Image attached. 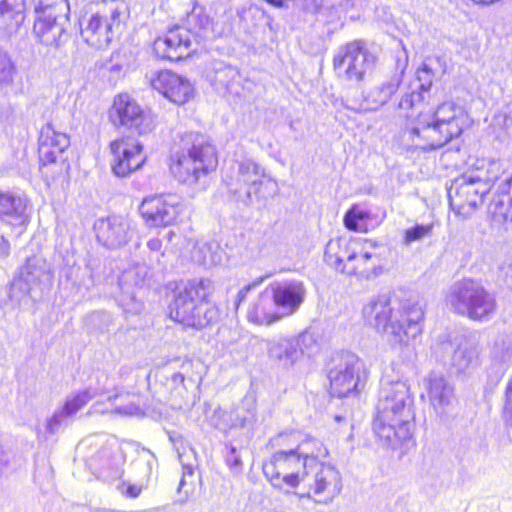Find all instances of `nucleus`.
Returning a JSON list of instances; mask_svg holds the SVG:
<instances>
[{
    "instance_id": "nucleus-1",
    "label": "nucleus",
    "mask_w": 512,
    "mask_h": 512,
    "mask_svg": "<svg viewBox=\"0 0 512 512\" xmlns=\"http://www.w3.org/2000/svg\"><path fill=\"white\" fill-rule=\"evenodd\" d=\"M275 441L286 447L273 452L262 465L275 490L322 505L330 504L341 493V472L325 460L329 451L322 441L299 432L280 433Z\"/></svg>"
},
{
    "instance_id": "nucleus-2",
    "label": "nucleus",
    "mask_w": 512,
    "mask_h": 512,
    "mask_svg": "<svg viewBox=\"0 0 512 512\" xmlns=\"http://www.w3.org/2000/svg\"><path fill=\"white\" fill-rule=\"evenodd\" d=\"M432 70L424 64L417 71V79L405 92L399 109L418 110L416 117L400 133V141L406 147L423 151L443 147L460 136L468 117L464 109L453 102H444L435 110H423L425 95L432 85Z\"/></svg>"
},
{
    "instance_id": "nucleus-3",
    "label": "nucleus",
    "mask_w": 512,
    "mask_h": 512,
    "mask_svg": "<svg viewBox=\"0 0 512 512\" xmlns=\"http://www.w3.org/2000/svg\"><path fill=\"white\" fill-rule=\"evenodd\" d=\"M414 398L404 381L385 382L379 391L373 431L381 443L396 449L412 444Z\"/></svg>"
},
{
    "instance_id": "nucleus-4",
    "label": "nucleus",
    "mask_w": 512,
    "mask_h": 512,
    "mask_svg": "<svg viewBox=\"0 0 512 512\" xmlns=\"http://www.w3.org/2000/svg\"><path fill=\"white\" fill-rule=\"evenodd\" d=\"M363 316L370 326L386 335L392 346H403L421 333L424 313L417 303L382 294L364 305Z\"/></svg>"
},
{
    "instance_id": "nucleus-5",
    "label": "nucleus",
    "mask_w": 512,
    "mask_h": 512,
    "mask_svg": "<svg viewBox=\"0 0 512 512\" xmlns=\"http://www.w3.org/2000/svg\"><path fill=\"white\" fill-rule=\"evenodd\" d=\"M213 291L209 279H193L175 292L170 317L186 327L201 329L216 320L217 310L208 302Z\"/></svg>"
},
{
    "instance_id": "nucleus-6",
    "label": "nucleus",
    "mask_w": 512,
    "mask_h": 512,
    "mask_svg": "<svg viewBox=\"0 0 512 512\" xmlns=\"http://www.w3.org/2000/svg\"><path fill=\"white\" fill-rule=\"evenodd\" d=\"M217 165L215 147L200 133L190 132L181 138L180 150L173 157L170 169L182 183L196 184Z\"/></svg>"
},
{
    "instance_id": "nucleus-7",
    "label": "nucleus",
    "mask_w": 512,
    "mask_h": 512,
    "mask_svg": "<svg viewBox=\"0 0 512 512\" xmlns=\"http://www.w3.org/2000/svg\"><path fill=\"white\" fill-rule=\"evenodd\" d=\"M447 308L474 321H487L496 311L495 297L476 280L467 278L453 283L445 296Z\"/></svg>"
},
{
    "instance_id": "nucleus-8",
    "label": "nucleus",
    "mask_w": 512,
    "mask_h": 512,
    "mask_svg": "<svg viewBox=\"0 0 512 512\" xmlns=\"http://www.w3.org/2000/svg\"><path fill=\"white\" fill-rule=\"evenodd\" d=\"M78 450L86 452V464L93 473L105 478L121 475L125 458L115 438L105 434L90 436L78 445Z\"/></svg>"
},
{
    "instance_id": "nucleus-9",
    "label": "nucleus",
    "mask_w": 512,
    "mask_h": 512,
    "mask_svg": "<svg viewBox=\"0 0 512 512\" xmlns=\"http://www.w3.org/2000/svg\"><path fill=\"white\" fill-rule=\"evenodd\" d=\"M125 4L120 0H110L96 13L80 20L82 39L91 47L102 49L109 45L114 28L120 23Z\"/></svg>"
},
{
    "instance_id": "nucleus-10",
    "label": "nucleus",
    "mask_w": 512,
    "mask_h": 512,
    "mask_svg": "<svg viewBox=\"0 0 512 512\" xmlns=\"http://www.w3.org/2000/svg\"><path fill=\"white\" fill-rule=\"evenodd\" d=\"M491 185L482 177V171L465 173L454 179L448 188L451 209L462 219L469 218L483 203Z\"/></svg>"
},
{
    "instance_id": "nucleus-11",
    "label": "nucleus",
    "mask_w": 512,
    "mask_h": 512,
    "mask_svg": "<svg viewBox=\"0 0 512 512\" xmlns=\"http://www.w3.org/2000/svg\"><path fill=\"white\" fill-rule=\"evenodd\" d=\"M367 377L364 362L354 354L344 353L328 372L330 393L340 398L357 393L364 387Z\"/></svg>"
},
{
    "instance_id": "nucleus-12",
    "label": "nucleus",
    "mask_w": 512,
    "mask_h": 512,
    "mask_svg": "<svg viewBox=\"0 0 512 512\" xmlns=\"http://www.w3.org/2000/svg\"><path fill=\"white\" fill-rule=\"evenodd\" d=\"M268 181L271 179H267L265 169L250 158L235 161L230 175L226 176L229 190L235 195L238 194L245 204H250L253 196L259 197L260 186Z\"/></svg>"
},
{
    "instance_id": "nucleus-13",
    "label": "nucleus",
    "mask_w": 512,
    "mask_h": 512,
    "mask_svg": "<svg viewBox=\"0 0 512 512\" xmlns=\"http://www.w3.org/2000/svg\"><path fill=\"white\" fill-rule=\"evenodd\" d=\"M374 63L375 57L359 41L340 46L333 57L335 73L346 81H362Z\"/></svg>"
},
{
    "instance_id": "nucleus-14",
    "label": "nucleus",
    "mask_w": 512,
    "mask_h": 512,
    "mask_svg": "<svg viewBox=\"0 0 512 512\" xmlns=\"http://www.w3.org/2000/svg\"><path fill=\"white\" fill-rule=\"evenodd\" d=\"M316 346V339L310 332L298 335H280L267 343L268 356L278 367L290 369L298 363L304 354H309Z\"/></svg>"
},
{
    "instance_id": "nucleus-15",
    "label": "nucleus",
    "mask_w": 512,
    "mask_h": 512,
    "mask_svg": "<svg viewBox=\"0 0 512 512\" xmlns=\"http://www.w3.org/2000/svg\"><path fill=\"white\" fill-rule=\"evenodd\" d=\"M383 250L384 247L375 240L354 238L345 273L365 279L378 276L383 270Z\"/></svg>"
},
{
    "instance_id": "nucleus-16",
    "label": "nucleus",
    "mask_w": 512,
    "mask_h": 512,
    "mask_svg": "<svg viewBox=\"0 0 512 512\" xmlns=\"http://www.w3.org/2000/svg\"><path fill=\"white\" fill-rule=\"evenodd\" d=\"M51 280L52 273L46 260L40 256L29 257L11 282L9 297L20 301L34 290L41 289L42 285L50 284Z\"/></svg>"
},
{
    "instance_id": "nucleus-17",
    "label": "nucleus",
    "mask_w": 512,
    "mask_h": 512,
    "mask_svg": "<svg viewBox=\"0 0 512 512\" xmlns=\"http://www.w3.org/2000/svg\"><path fill=\"white\" fill-rule=\"evenodd\" d=\"M182 210L181 198L170 193L147 196L139 206L145 224L154 228L173 225Z\"/></svg>"
},
{
    "instance_id": "nucleus-18",
    "label": "nucleus",
    "mask_w": 512,
    "mask_h": 512,
    "mask_svg": "<svg viewBox=\"0 0 512 512\" xmlns=\"http://www.w3.org/2000/svg\"><path fill=\"white\" fill-rule=\"evenodd\" d=\"M110 118L115 125L133 129L138 134H146L154 128L152 117L127 93L114 97Z\"/></svg>"
},
{
    "instance_id": "nucleus-19",
    "label": "nucleus",
    "mask_w": 512,
    "mask_h": 512,
    "mask_svg": "<svg viewBox=\"0 0 512 512\" xmlns=\"http://www.w3.org/2000/svg\"><path fill=\"white\" fill-rule=\"evenodd\" d=\"M111 169L117 177H126L146 161L142 144L132 137H123L110 143Z\"/></svg>"
},
{
    "instance_id": "nucleus-20",
    "label": "nucleus",
    "mask_w": 512,
    "mask_h": 512,
    "mask_svg": "<svg viewBox=\"0 0 512 512\" xmlns=\"http://www.w3.org/2000/svg\"><path fill=\"white\" fill-rule=\"evenodd\" d=\"M93 229L97 241L109 249L126 245L134 235L132 221L123 215H109L95 220Z\"/></svg>"
},
{
    "instance_id": "nucleus-21",
    "label": "nucleus",
    "mask_w": 512,
    "mask_h": 512,
    "mask_svg": "<svg viewBox=\"0 0 512 512\" xmlns=\"http://www.w3.org/2000/svg\"><path fill=\"white\" fill-rule=\"evenodd\" d=\"M153 50L162 59L182 60L196 50L192 31L182 26H175L154 41Z\"/></svg>"
},
{
    "instance_id": "nucleus-22",
    "label": "nucleus",
    "mask_w": 512,
    "mask_h": 512,
    "mask_svg": "<svg viewBox=\"0 0 512 512\" xmlns=\"http://www.w3.org/2000/svg\"><path fill=\"white\" fill-rule=\"evenodd\" d=\"M424 385L435 413L441 419L448 418L457 405L454 385L442 373L435 371L424 379Z\"/></svg>"
},
{
    "instance_id": "nucleus-23",
    "label": "nucleus",
    "mask_w": 512,
    "mask_h": 512,
    "mask_svg": "<svg viewBox=\"0 0 512 512\" xmlns=\"http://www.w3.org/2000/svg\"><path fill=\"white\" fill-rule=\"evenodd\" d=\"M153 89L161 93L169 101L182 105L194 97V87L191 82L172 71L162 70L150 79Z\"/></svg>"
},
{
    "instance_id": "nucleus-24",
    "label": "nucleus",
    "mask_w": 512,
    "mask_h": 512,
    "mask_svg": "<svg viewBox=\"0 0 512 512\" xmlns=\"http://www.w3.org/2000/svg\"><path fill=\"white\" fill-rule=\"evenodd\" d=\"M271 298L282 317L294 314L304 302L306 288L299 280L274 282L270 285Z\"/></svg>"
},
{
    "instance_id": "nucleus-25",
    "label": "nucleus",
    "mask_w": 512,
    "mask_h": 512,
    "mask_svg": "<svg viewBox=\"0 0 512 512\" xmlns=\"http://www.w3.org/2000/svg\"><path fill=\"white\" fill-rule=\"evenodd\" d=\"M144 278L139 276L137 269L125 271L119 278L120 294L118 303L125 313L139 314L143 310V302L139 299Z\"/></svg>"
},
{
    "instance_id": "nucleus-26",
    "label": "nucleus",
    "mask_w": 512,
    "mask_h": 512,
    "mask_svg": "<svg viewBox=\"0 0 512 512\" xmlns=\"http://www.w3.org/2000/svg\"><path fill=\"white\" fill-rule=\"evenodd\" d=\"M99 392L96 389L86 388L67 396L62 407L57 409L47 420L46 430L50 434L56 433L67 420L77 413L90 400L97 396Z\"/></svg>"
},
{
    "instance_id": "nucleus-27",
    "label": "nucleus",
    "mask_w": 512,
    "mask_h": 512,
    "mask_svg": "<svg viewBox=\"0 0 512 512\" xmlns=\"http://www.w3.org/2000/svg\"><path fill=\"white\" fill-rule=\"evenodd\" d=\"M67 22L68 14L63 18L59 14L36 15L33 33L44 45L58 47L66 34Z\"/></svg>"
},
{
    "instance_id": "nucleus-28",
    "label": "nucleus",
    "mask_w": 512,
    "mask_h": 512,
    "mask_svg": "<svg viewBox=\"0 0 512 512\" xmlns=\"http://www.w3.org/2000/svg\"><path fill=\"white\" fill-rule=\"evenodd\" d=\"M70 145L67 134L58 132L52 124L42 127L39 135V159L43 164L54 163Z\"/></svg>"
},
{
    "instance_id": "nucleus-29",
    "label": "nucleus",
    "mask_w": 512,
    "mask_h": 512,
    "mask_svg": "<svg viewBox=\"0 0 512 512\" xmlns=\"http://www.w3.org/2000/svg\"><path fill=\"white\" fill-rule=\"evenodd\" d=\"M479 344L478 334L469 333L463 336L452 357V365L458 372L466 373L478 367L480 364Z\"/></svg>"
},
{
    "instance_id": "nucleus-30",
    "label": "nucleus",
    "mask_w": 512,
    "mask_h": 512,
    "mask_svg": "<svg viewBox=\"0 0 512 512\" xmlns=\"http://www.w3.org/2000/svg\"><path fill=\"white\" fill-rule=\"evenodd\" d=\"M208 77L218 93L239 96L242 92V77L239 71L231 65L220 61L215 62Z\"/></svg>"
},
{
    "instance_id": "nucleus-31",
    "label": "nucleus",
    "mask_w": 512,
    "mask_h": 512,
    "mask_svg": "<svg viewBox=\"0 0 512 512\" xmlns=\"http://www.w3.org/2000/svg\"><path fill=\"white\" fill-rule=\"evenodd\" d=\"M9 218L8 223L17 229V236H20L26 224V199L11 192L0 191V217Z\"/></svg>"
},
{
    "instance_id": "nucleus-32",
    "label": "nucleus",
    "mask_w": 512,
    "mask_h": 512,
    "mask_svg": "<svg viewBox=\"0 0 512 512\" xmlns=\"http://www.w3.org/2000/svg\"><path fill=\"white\" fill-rule=\"evenodd\" d=\"M25 0H0V36L18 32L24 22Z\"/></svg>"
},
{
    "instance_id": "nucleus-33",
    "label": "nucleus",
    "mask_w": 512,
    "mask_h": 512,
    "mask_svg": "<svg viewBox=\"0 0 512 512\" xmlns=\"http://www.w3.org/2000/svg\"><path fill=\"white\" fill-rule=\"evenodd\" d=\"M273 305L270 294H260L247 310L248 321L257 325H271L279 321L282 315L274 310Z\"/></svg>"
},
{
    "instance_id": "nucleus-34",
    "label": "nucleus",
    "mask_w": 512,
    "mask_h": 512,
    "mask_svg": "<svg viewBox=\"0 0 512 512\" xmlns=\"http://www.w3.org/2000/svg\"><path fill=\"white\" fill-rule=\"evenodd\" d=\"M354 238L331 239L325 248L324 260L337 271L345 272L346 263L351 258L352 240Z\"/></svg>"
},
{
    "instance_id": "nucleus-35",
    "label": "nucleus",
    "mask_w": 512,
    "mask_h": 512,
    "mask_svg": "<svg viewBox=\"0 0 512 512\" xmlns=\"http://www.w3.org/2000/svg\"><path fill=\"white\" fill-rule=\"evenodd\" d=\"M401 82L400 75L396 74L389 80L372 88L364 99L363 110H377L386 104L397 91Z\"/></svg>"
},
{
    "instance_id": "nucleus-36",
    "label": "nucleus",
    "mask_w": 512,
    "mask_h": 512,
    "mask_svg": "<svg viewBox=\"0 0 512 512\" xmlns=\"http://www.w3.org/2000/svg\"><path fill=\"white\" fill-rule=\"evenodd\" d=\"M179 462L183 468V475L179 483V490H182L187 483V477H192L194 469L197 467L196 452L187 442H180L177 446Z\"/></svg>"
},
{
    "instance_id": "nucleus-37",
    "label": "nucleus",
    "mask_w": 512,
    "mask_h": 512,
    "mask_svg": "<svg viewBox=\"0 0 512 512\" xmlns=\"http://www.w3.org/2000/svg\"><path fill=\"white\" fill-rule=\"evenodd\" d=\"M192 258L199 264L212 266L221 263L222 254L216 242H198L192 252Z\"/></svg>"
},
{
    "instance_id": "nucleus-38",
    "label": "nucleus",
    "mask_w": 512,
    "mask_h": 512,
    "mask_svg": "<svg viewBox=\"0 0 512 512\" xmlns=\"http://www.w3.org/2000/svg\"><path fill=\"white\" fill-rule=\"evenodd\" d=\"M498 190L501 194L509 196V207H505V201L503 199H493L488 207L489 213H491L493 217L499 216L504 220L508 218L512 220V175L500 184Z\"/></svg>"
},
{
    "instance_id": "nucleus-39",
    "label": "nucleus",
    "mask_w": 512,
    "mask_h": 512,
    "mask_svg": "<svg viewBox=\"0 0 512 512\" xmlns=\"http://www.w3.org/2000/svg\"><path fill=\"white\" fill-rule=\"evenodd\" d=\"M188 22L192 26L190 30L193 34V40H196V38L206 40L215 37L211 19L201 11L196 12V10H194L188 16Z\"/></svg>"
},
{
    "instance_id": "nucleus-40",
    "label": "nucleus",
    "mask_w": 512,
    "mask_h": 512,
    "mask_svg": "<svg viewBox=\"0 0 512 512\" xmlns=\"http://www.w3.org/2000/svg\"><path fill=\"white\" fill-rule=\"evenodd\" d=\"M256 417V400L254 396L247 395L243 398L241 405L236 408V420L230 426H245L254 421Z\"/></svg>"
},
{
    "instance_id": "nucleus-41",
    "label": "nucleus",
    "mask_w": 512,
    "mask_h": 512,
    "mask_svg": "<svg viewBox=\"0 0 512 512\" xmlns=\"http://www.w3.org/2000/svg\"><path fill=\"white\" fill-rule=\"evenodd\" d=\"M34 11L36 15L59 14L63 18L64 14L70 11L67 0H33Z\"/></svg>"
},
{
    "instance_id": "nucleus-42",
    "label": "nucleus",
    "mask_w": 512,
    "mask_h": 512,
    "mask_svg": "<svg viewBox=\"0 0 512 512\" xmlns=\"http://www.w3.org/2000/svg\"><path fill=\"white\" fill-rule=\"evenodd\" d=\"M370 214L359 205H353L344 215V225L352 231H362L366 227Z\"/></svg>"
},
{
    "instance_id": "nucleus-43",
    "label": "nucleus",
    "mask_w": 512,
    "mask_h": 512,
    "mask_svg": "<svg viewBox=\"0 0 512 512\" xmlns=\"http://www.w3.org/2000/svg\"><path fill=\"white\" fill-rule=\"evenodd\" d=\"M16 65L10 55L0 50V90L13 84Z\"/></svg>"
},
{
    "instance_id": "nucleus-44",
    "label": "nucleus",
    "mask_w": 512,
    "mask_h": 512,
    "mask_svg": "<svg viewBox=\"0 0 512 512\" xmlns=\"http://www.w3.org/2000/svg\"><path fill=\"white\" fill-rule=\"evenodd\" d=\"M127 397H128V394H120V395H115L113 397H109L108 403L111 406V410H113L117 414L123 415V416L139 415L141 413V409L135 403L128 402V403L117 404L118 400H122L123 398H127Z\"/></svg>"
},
{
    "instance_id": "nucleus-45",
    "label": "nucleus",
    "mask_w": 512,
    "mask_h": 512,
    "mask_svg": "<svg viewBox=\"0 0 512 512\" xmlns=\"http://www.w3.org/2000/svg\"><path fill=\"white\" fill-rule=\"evenodd\" d=\"M482 168H485V175H482V177L490 185L491 182L498 180L506 171L507 162L500 159H491L487 161L486 165L483 163Z\"/></svg>"
},
{
    "instance_id": "nucleus-46",
    "label": "nucleus",
    "mask_w": 512,
    "mask_h": 512,
    "mask_svg": "<svg viewBox=\"0 0 512 512\" xmlns=\"http://www.w3.org/2000/svg\"><path fill=\"white\" fill-rule=\"evenodd\" d=\"M433 225L431 224H416L415 226L408 228L404 233V244L410 245L413 242L422 240L423 238L430 236L432 233Z\"/></svg>"
},
{
    "instance_id": "nucleus-47",
    "label": "nucleus",
    "mask_w": 512,
    "mask_h": 512,
    "mask_svg": "<svg viewBox=\"0 0 512 512\" xmlns=\"http://www.w3.org/2000/svg\"><path fill=\"white\" fill-rule=\"evenodd\" d=\"M355 5L354 0H322L316 5V8L336 9L339 11H348Z\"/></svg>"
},
{
    "instance_id": "nucleus-48",
    "label": "nucleus",
    "mask_w": 512,
    "mask_h": 512,
    "mask_svg": "<svg viewBox=\"0 0 512 512\" xmlns=\"http://www.w3.org/2000/svg\"><path fill=\"white\" fill-rule=\"evenodd\" d=\"M216 417L218 418V420L215 423V426L219 430L226 431L230 428L236 427L229 425L232 421L236 420V409H233L231 411H219Z\"/></svg>"
},
{
    "instance_id": "nucleus-49",
    "label": "nucleus",
    "mask_w": 512,
    "mask_h": 512,
    "mask_svg": "<svg viewBox=\"0 0 512 512\" xmlns=\"http://www.w3.org/2000/svg\"><path fill=\"white\" fill-rule=\"evenodd\" d=\"M225 461L229 468L235 472L241 469V457L234 446H226Z\"/></svg>"
},
{
    "instance_id": "nucleus-50",
    "label": "nucleus",
    "mask_w": 512,
    "mask_h": 512,
    "mask_svg": "<svg viewBox=\"0 0 512 512\" xmlns=\"http://www.w3.org/2000/svg\"><path fill=\"white\" fill-rule=\"evenodd\" d=\"M503 416L506 424L512 427V377L506 387Z\"/></svg>"
},
{
    "instance_id": "nucleus-51",
    "label": "nucleus",
    "mask_w": 512,
    "mask_h": 512,
    "mask_svg": "<svg viewBox=\"0 0 512 512\" xmlns=\"http://www.w3.org/2000/svg\"><path fill=\"white\" fill-rule=\"evenodd\" d=\"M9 254L10 243L3 235H0V259L8 257Z\"/></svg>"
},
{
    "instance_id": "nucleus-52",
    "label": "nucleus",
    "mask_w": 512,
    "mask_h": 512,
    "mask_svg": "<svg viewBox=\"0 0 512 512\" xmlns=\"http://www.w3.org/2000/svg\"><path fill=\"white\" fill-rule=\"evenodd\" d=\"M255 286H256V283H252V284L245 285L242 289L239 290V292L237 294V299H236V306H238L240 304V302H242L246 298L247 293Z\"/></svg>"
},
{
    "instance_id": "nucleus-53",
    "label": "nucleus",
    "mask_w": 512,
    "mask_h": 512,
    "mask_svg": "<svg viewBox=\"0 0 512 512\" xmlns=\"http://www.w3.org/2000/svg\"><path fill=\"white\" fill-rule=\"evenodd\" d=\"M142 487L140 485L131 484L126 489V494L132 498H136L140 495Z\"/></svg>"
},
{
    "instance_id": "nucleus-54",
    "label": "nucleus",
    "mask_w": 512,
    "mask_h": 512,
    "mask_svg": "<svg viewBox=\"0 0 512 512\" xmlns=\"http://www.w3.org/2000/svg\"><path fill=\"white\" fill-rule=\"evenodd\" d=\"M104 403L102 402H96L94 403L91 408H90V413L91 414H94V413H105V412H108L110 410V408L108 407H104Z\"/></svg>"
},
{
    "instance_id": "nucleus-55",
    "label": "nucleus",
    "mask_w": 512,
    "mask_h": 512,
    "mask_svg": "<svg viewBox=\"0 0 512 512\" xmlns=\"http://www.w3.org/2000/svg\"><path fill=\"white\" fill-rule=\"evenodd\" d=\"M503 126L506 130L512 128V104L508 107V110L504 116Z\"/></svg>"
},
{
    "instance_id": "nucleus-56",
    "label": "nucleus",
    "mask_w": 512,
    "mask_h": 512,
    "mask_svg": "<svg viewBox=\"0 0 512 512\" xmlns=\"http://www.w3.org/2000/svg\"><path fill=\"white\" fill-rule=\"evenodd\" d=\"M147 246L151 251H160L162 241L158 238H152L147 242Z\"/></svg>"
},
{
    "instance_id": "nucleus-57",
    "label": "nucleus",
    "mask_w": 512,
    "mask_h": 512,
    "mask_svg": "<svg viewBox=\"0 0 512 512\" xmlns=\"http://www.w3.org/2000/svg\"><path fill=\"white\" fill-rule=\"evenodd\" d=\"M171 381L174 385H182L184 388H186L185 377L182 373H175L172 376Z\"/></svg>"
},
{
    "instance_id": "nucleus-58",
    "label": "nucleus",
    "mask_w": 512,
    "mask_h": 512,
    "mask_svg": "<svg viewBox=\"0 0 512 512\" xmlns=\"http://www.w3.org/2000/svg\"><path fill=\"white\" fill-rule=\"evenodd\" d=\"M9 462L7 453L3 450L2 446L0 445V472L2 471V468L5 467Z\"/></svg>"
},
{
    "instance_id": "nucleus-59",
    "label": "nucleus",
    "mask_w": 512,
    "mask_h": 512,
    "mask_svg": "<svg viewBox=\"0 0 512 512\" xmlns=\"http://www.w3.org/2000/svg\"><path fill=\"white\" fill-rule=\"evenodd\" d=\"M101 316H104L105 318H109L108 314H104V313H100V312L94 313L92 315L93 318H98V317H101Z\"/></svg>"
},
{
    "instance_id": "nucleus-60",
    "label": "nucleus",
    "mask_w": 512,
    "mask_h": 512,
    "mask_svg": "<svg viewBox=\"0 0 512 512\" xmlns=\"http://www.w3.org/2000/svg\"><path fill=\"white\" fill-rule=\"evenodd\" d=\"M341 420H342V416H340V415L335 416V421L340 422Z\"/></svg>"
}]
</instances>
